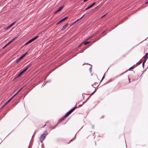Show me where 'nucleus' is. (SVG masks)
Segmentation results:
<instances>
[{"instance_id":"c756f323","label":"nucleus","mask_w":148,"mask_h":148,"mask_svg":"<svg viewBox=\"0 0 148 148\" xmlns=\"http://www.w3.org/2000/svg\"><path fill=\"white\" fill-rule=\"evenodd\" d=\"M84 15H83V16L82 17H81L79 19L82 18L83 17V16H84Z\"/></svg>"},{"instance_id":"0eeeda50","label":"nucleus","mask_w":148,"mask_h":148,"mask_svg":"<svg viewBox=\"0 0 148 148\" xmlns=\"http://www.w3.org/2000/svg\"><path fill=\"white\" fill-rule=\"evenodd\" d=\"M16 21H14L13 23H12L9 26H8L7 27H6L5 29H7L9 28H10L15 23Z\"/></svg>"},{"instance_id":"f03ea898","label":"nucleus","mask_w":148,"mask_h":148,"mask_svg":"<svg viewBox=\"0 0 148 148\" xmlns=\"http://www.w3.org/2000/svg\"><path fill=\"white\" fill-rule=\"evenodd\" d=\"M46 136V134H42L41 135L40 139L41 142H42V141L45 139Z\"/></svg>"},{"instance_id":"f257e3e1","label":"nucleus","mask_w":148,"mask_h":148,"mask_svg":"<svg viewBox=\"0 0 148 148\" xmlns=\"http://www.w3.org/2000/svg\"><path fill=\"white\" fill-rule=\"evenodd\" d=\"M76 108V107H75L73 108V109H71L70 111L68 112L66 115L65 116V117H67L69 114H70Z\"/></svg>"},{"instance_id":"c85d7f7f","label":"nucleus","mask_w":148,"mask_h":148,"mask_svg":"<svg viewBox=\"0 0 148 148\" xmlns=\"http://www.w3.org/2000/svg\"><path fill=\"white\" fill-rule=\"evenodd\" d=\"M95 92V91H94L93 92H92V95H93Z\"/></svg>"},{"instance_id":"7ed1b4c3","label":"nucleus","mask_w":148,"mask_h":148,"mask_svg":"<svg viewBox=\"0 0 148 148\" xmlns=\"http://www.w3.org/2000/svg\"><path fill=\"white\" fill-rule=\"evenodd\" d=\"M32 65V64H29L27 66H26L25 67L24 69L22 71L23 73L25 72L26 71H27V69L29 68Z\"/></svg>"},{"instance_id":"9d476101","label":"nucleus","mask_w":148,"mask_h":148,"mask_svg":"<svg viewBox=\"0 0 148 148\" xmlns=\"http://www.w3.org/2000/svg\"><path fill=\"white\" fill-rule=\"evenodd\" d=\"M38 36H36L35 37H34V38H33L32 39H31L30 40L31 41V42H32L34 40H35L36 39H37L38 38Z\"/></svg>"},{"instance_id":"4be33fe9","label":"nucleus","mask_w":148,"mask_h":148,"mask_svg":"<svg viewBox=\"0 0 148 148\" xmlns=\"http://www.w3.org/2000/svg\"><path fill=\"white\" fill-rule=\"evenodd\" d=\"M147 60V59H146L143 62V65L144 64V63L145 62L146 60Z\"/></svg>"},{"instance_id":"dca6fc26","label":"nucleus","mask_w":148,"mask_h":148,"mask_svg":"<svg viewBox=\"0 0 148 148\" xmlns=\"http://www.w3.org/2000/svg\"><path fill=\"white\" fill-rule=\"evenodd\" d=\"M148 55V53H146L145 56H144L143 58L144 59L146 58Z\"/></svg>"},{"instance_id":"72a5a7b5","label":"nucleus","mask_w":148,"mask_h":148,"mask_svg":"<svg viewBox=\"0 0 148 148\" xmlns=\"http://www.w3.org/2000/svg\"><path fill=\"white\" fill-rule=\"evenodd\" d=\"M72 140H71L70 141H71Z\"/></svg>"},{"instance_id":"20e7f679","label":"nucleus","mask_w":148,"mask_h":148,"mask_svg":"<svg viewBox=\"0 0 148 148\" xmlns=\"http://www.w3.org/2000/svg\"><path fill=\"white\" fill-rule=\"evenodd\" d=\"M27 52H26L25 53V54H24L21 57L18 59L16 61V62L17 63H18L23 58L24 56H25L27 54Z\"/></svg>"},{"instance_id":"a211bd4d","label":"nucleus","mask_w":148,"mask_h":148,"mask_svg":"<svg viewBox=\"0 0 148 148\" xmlns=\"http://www.w3.org/2000/svg\"><path fill=\"white\" fill-rule=\"evenodd\" d=\"M11 42H12L11 41H9L4 47H6V46H7V45H9V44H10Z\"/></svg>"},{"instance_id":"7c9ffc66","label":"nucleus","mask_w":148,"mask_h":148,"mask_svg":"<svg viewBox=\"0 0 148 148\" xmlns=\"http://www.w3.org/2000/svg\"><path fill=\"white\" fill-rule=\"evenodd\" d=\"M148 3V1L146 2V3Z\"/></svg>"},{"instance_id":"cd10ccee","label":"nucleus","mask_w":148,"mask_h":148,"mask_svg":"<svg viewBox=\"0 0 148 148\" xmlns=\"http://www.w3.org/2000/svg\"><path fill=\"white\" fill-rule=\"evenodd\" d=\"M104 75H103V78H102V79H101V80H102L104 78Z\"/></svg>"},{"instance_id":"a878e982","label":"nucleus","mask_w":148,"mask_h":148,"mask_svg":"<svg viewBox=\"0 0 148 148\" xmlns=\"http://www.w3.org/2000/svg\"><path fill=\"white\" fill-rule=\"evenodd\" d=\"M29 44V43H28V42H26V43L25 44V45H27V44Z\"/></svg>"},{"instance_id":"9b49d317","label":"nucleus","mask_w":148,"mask_h":148,"mask_svg":"<svg viewBox=\"0 0 148 148\" xmlns=\"http://www.w3.org/2000/svg\"><path fill=\"white\" fill-rule=\"evenodd\" d=\"M38 36H36L35 37H34V38H33L32 39H31L30 40L31 41V42H32L34 40H35L36 39H37L38 38Z\"/></svg>"},{"instance_id":"aec40b11","label":"nucleus","mask_w":148,"mask_h":148,"mask_svg":"<svg viewBox=\"0 0 148 148\" xmlns=\"http://www.w3.org/2000/svg\"><path fill=\"white\" fill-rule=\"evenodd\" d=\"M15 96H14V95L11 97V98L8 100V101H9V102H10L11 100Z\"/></svg>"},{"instance_id":"f8f14e48","label":"nucleus","mask_w":148,"mask_h":148,"mask_svg":"<svg viewBox=\"0 0 148 148\" xmlns=\"http://www.w3.org/2000/svg\"><path fill=\"white\" fill-rule=\"evenodd\" d=\"M38 36H36L35 37H34V38H33L32 39H31L30 40L31 41V42H32L34 40H35L36 39H37L38 38Z\"/></svg>"},{"instance_id":"5701e85b","label":"nucleus","mask_w":148,"mask_h":148,"mask_svg":"<svg viewBox=\"0 0 148 148\" xmlns=\"http://www.w3.org/2000/svg\"><path fill=\"white\" fill-rule=\"evenodd\" d=\"M32 42L31 40H30L28 42V43H29L30 42Z\"/></svg>"},{"instance_id":"2f4dec72","label":"nucleus","mask_w":148,"mask_h":148,"mask_svg":"<svg viewBox=\"0 0 148 148\" xmlns=\"http://www.w3.org/2000/svg\"><path fill=\"white\" fill-rule=\"evenodd\" d=\"M82 44H81L79 45V47L81 45H82Z\"/></svg>"},{"instance_id":"423d86ee","label":"nucleus","mask_w":148,"mask_h":148,"mask_svg":"<svg viewBox=\"0 0 148 148\" xmlns=\"http://www.w3.org/2000/svg\"><path fill=\"white\" fill-rule=\"evenodd\" d=\"M64 7V6H62L60 7L55 12V13H56L60 12Z\"/></svg>"},{"instance_id":"f3484780","label":"nucleus","mask_w":148,"mask_h":148,"mask_svg":"<svg viewBox=\"0 0 148 148\" xmlns=\"http://www.w3.org/2000/svg\"><path fill=\"white\" fill-rule=\"evenodd\" d=\"M22 88H22L20 90H19L14 95V96H16V95L22 89Z\"/></svg>"},{"instance_id":"412c9836","label":"nucleus","mask_w":148,"mask_h":148,"mask_svg":"<svg viewBox=\"0 0 148 148\" xmlns=\"http://www.w3.org/2000/svg\"><path fill=\"white\" fill-rule=\"evenodd\" d=\"M9 101H7L6 102V103H5V104L3 105V106H4L5 105H6V104H7V103H9Z\"/></svg>"},{"instance_id":"1a4fd4ad","label":"nucleus","mask_w":148,"mask_h":148,"mask_svg":"<svg viewBox=\"0 0 148 148\" xmlns=\"http://www.w3.org/2000/svg\"><path fill=\"white\" fill-rule=\"evenodd\" d=\"M38 36H36L35 37H34V38H33L32 39H31L30 40L31 41V42H32L34 40H35L36 39H37L38 38Z\"/></svg>"},{"instance_id":"473e14b6","label":"nucleus","mask_w":148,"mask_h":148,"mask_svg":"<svg viewBox=\"0 0 148 148\" xmlns=\"http://www.w3.org/2000/svg\"><path fill=\"white\" fill-rule=\"evenodd\" d=\"M140 63H137V64H139Z\"/></svg>"},{"instance_id":"b1692460","label":"nucleus","mask_w":148,"mask_h":148,"mask_svg":"<svg viewBox=\"0 0 148 148\" xmlns=\"http://www.w3.org/2000/svg\"><path fill=\"white\" fill-rule=\"evenodd\" d=\"M106 14H104V15H103V16H102L101 17V18H103V17H104V16H105L106 15Z\"/></svg>"},{"instance_id":"2eb2a0df","label":"nucleus","mask_w":148,"mask_h":148,"mask_svg":"<svg viewBox=\"0 0 148 148\" xmlns=\"http://www.w3.org/2000/svg\"><path fill=\"white\" fill-rule=\"evenodd\" d=\"M90 42V41L87 42L86 40H85L83 42V43L85 45H86Z\"/></svg>"},{"instance_id":"ddd939ff","label":"nucleus","mask_w":148,"mask_h":148,"mask_svg":"<svg viewBox=\"0 0 148 148\" xmlns=\"http://www.w3.org/2000/svg\"><path fill=\"white\" fill-rule=\"evenodd\" d=\"M23 71H21L18 75L16 77V78H18L23 73Z\"/></svg>"},{"instance_id":"39448f33","label":"nucleus","mask_w":148,"mask_h":148,"mask_svg":"<svg viewBox=\"0 0 148 148\" xmlns=\"http://www.w3.org/2000/svg\"><path fill=\"white\" fill-rule=\"evenodd\" d=\"M95 4V2H94V3H93L91 5L88 6V7L85 9V10H88L90 8H91L93 6H94Z\"/></svg>"},{"instance_id":"bb28decb","label":"nucleus","mask_w":148,"mask_h":148,"mask_svg":"<svg viewBox=\"0 0 148 148\" xmlns=\"http://www.w3.org/2000/svg\"><path fill=\"white\" fill-rule=\"evenodd\" d=\"M88 0H84V2H85L86 1H87Z\"/></svg>"},{"instance_id":"6ab92c4d","label":"nucleus","mask_w":148,"mask_h":148,"mask_svg":"<svg viewBox=\"0 0 148 148\" xmlns=\"http://www.w3.org/2000/svg\"><path fill=\"white\" fill-rule=\"evenodd\" d=\"M17 37H15L14 38H13L12 40H11V42H13V41H14L17 38Z\"/></svg>"},{"instance_id":"393cba45","label":"nucleus","mask_w":148,"mask_h":148,"mask_svg":"<svg viewBox=\"0 0 148 148\" xmlns=\"http://www.w3.org/2000/svg\"><path fill=\"white\" fill-rule=\"evenodd\" d=\"M61 23V22H60V21H59L58 22V23H57V24H59V23Z\"/></svg>"},{"instance_id":"6e6552de","label":"nucleus","mask_w":148,"mask_h":148,"mask_svg":"<svg viewBox=\"0 0 148 148\" xmlns=\"http://www.w3.org/2000/svg\"><path fill=\"white\" fill-rule=\"evenodd\" d=\"M68 24L67 23L63 27V28H62V30H64L66 27L68 26Z\"/></svg>"},{"instance_id":"4468645a","label":"nucleus","mask_w":148,"mask_h":148,"mask_svg":"<svg viewBox=\"0 0 148 148\" xmlns=\"http://www.w3.org/2000/svg\"><path fill=\"white\" fill-rule=\"evenodd\" d=\"M67 18L68 17H66L63 18V19L60 20V22H63V21H65Z\"/></svg>"}]
</instances>
